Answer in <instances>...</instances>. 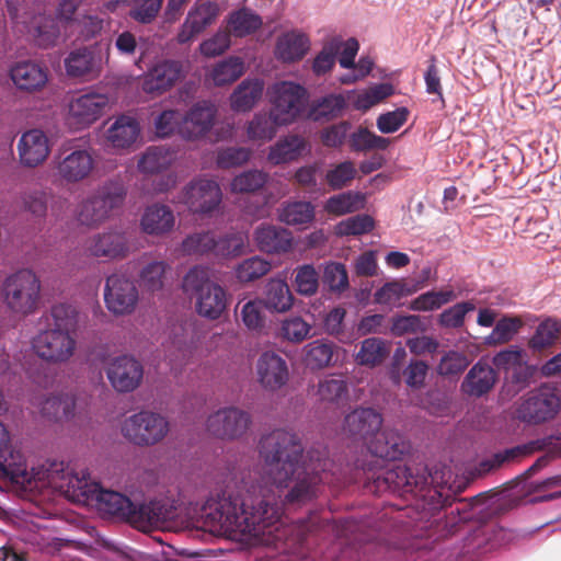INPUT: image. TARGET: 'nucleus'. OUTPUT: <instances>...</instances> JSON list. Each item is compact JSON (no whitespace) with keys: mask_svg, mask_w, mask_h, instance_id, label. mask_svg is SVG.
<instances>
[{"mask_svg":"<svg viewBox=\"0 0 561 561\" xmlns=\"http://www.w3.org/2000/svg\"><path fill=\"white\" fill-rule=\"evenodd\" d=\"M394 462L403 458H382ZM400 463H386L389 469L385 479L404 485L408 490L419 486L426 488L428 480L434 488H428L427 496L438 497L439 503L448 501L453 495L463 492L477 479L486 477L499 470L510 458H483L474 463L463 458H407Z\"/></svg>","mask_w":561,"mask_h":561,"instance_id":"1","label":"nucleus"},{"mask_svg":"<svg viewBox=\"0 0 561 561\" xmlns=\"http://www.w3.org/2000/svg\"><path fill=\"white\" fill-rule=\"evenodd\" d=\"M250 491L245 495H232L224 491L218 500L209 505L207 514L211 524L229 534L249 535L264 545H277L287 535L282 520V507L274 499Z\"/></svg>","mask_w":561,"mask_h":561,"instance_id":"2","label":"nucleus"},{"mask_svg":"<svg viewBox=\"0 0 561 561\" xmlns=\"http://www.w3.org/2000/svg\"><path fill=\"white\" fill-rule=\"evenodd\" d=\"M331 458H264L262 482L265 488L289 489L285 502L304 504L311 501L327 473L316 471L322 460ZM325 466V462L323 463Z\"/></svg>","mask_w":561,"mask_h":561,"instance_id":"3","label":"nucleus"},{"mask_svg":"<svg viewBox=\"0 0 561 561\" xmlns=\"http://www.w3.org/2000/svg\"><path fill=\"white\" fill-rule=\"evenodd\" d=\"M85 493L102 516L127 522L139 528L157 525L164 518L163 506L157 501L136 504L126 495L103 489L98 483Z\"/></svg>","mask_w":561,"mask_h":561,"instance_id":"4","label":"nucleus"},{"mask_svg":"<svg viewBox=\"0 0 561 561\" xmlns=\"http://www.w3.org/2000/svg\"><path fill=\"white\" fill-rule=\"evenodd\" d=\"M45 463L42 468L32 467L28 469L26 458H0V478L9 480L12 484L27 488L33 481L54 480L56 478L65 479L72 476L69 470V461L65 458H42ZM73 478L78 484L88 486L90 473L82 470L81 473H75Z\"/></svg>","mask_w":561,"mask_h":561,"instance_id":"5","label":"nucleus"},{"mask_svg":"<svg viewBox=\"0 0 561 561\" xmlns=\"http://www.w3.org/2000/svg\"><path fill=\"white\" fill-rule=\"evenodd\" d=\"M382 422V415L378 411L360 407L345 415L343 431L353 440L367 445L370 456H409L405 444L399 442L400 437L392 443L387 440L385 448H374L369 445L379 434Z\"/></svg>","mask_w":561,"mask_h":561,"instance_id":"6","label":"nucleus"},{"mask_svg":"<svg viewBox=\"0 0 561 561\" xmlns=\"http://www.w3.org/2000/svg\"><path fill=\"white\" fill-rule=\"evenodd\" d=\"M182 287L186 295L195 299L196 312L203 318L217 320L227 309V293L210 278L207 267L190 268L183 278Z\"/></svg>","mask_w":561,"mask_h":561,"instance_id":"7","label":"nucleus"},{"mask_svg":"<svg viewBox=\"0 0 561 561\" xmlns=\"http://www.w3.org/2000/svg\"><path fill=\"white\" fill-rule=\"evenodd\" d=\"M7 11L15 27L39 48H49L57 44L60 28L53 16L34 13L27 0H7Z\"/></svg>","mask_w":561,"mask_h":561,"instance_id":"8","label":"nucleus"},{"mask_svg":"<svg viewBox=\"0 0 561 561\" xmlns=\"http://www.w3.org/2000/svg\"><path fill=\"white\" fill-rule=\"evenodd\" d=\"M41 288L38 276L31 268H21L4 278L2 301L15 314H32L38 307Z\"/></svg>","mask_w":561,"mask_h":561,"instance_id":"9","label":"nucleus"},{"mask_svg":"<svg viewBox=\"0 0 561 561\" xmlns=\"http://www.w3.org/2000/svg\"><path fill=\"white\" fill-rule=\"evenodd\" d=\"M267 96L271 115L279 125H291L306 113L309 94L307 89L297 82H275L268 88Z\"/></svg>","mask_w":561,"mask_h":561,"instance_id":"10","label":"nucleus"},{"mask_svg":"<svg viewBox=\"0 0 561 561\" xmlns=\"http://www.w3.org/2000/svg\"><path fill=\"white\" fill-rule=\"evenodd\" d=\"M125 196L123 184L115 181L104 183L79 204L78 221L88 227L101 225L123 204Z\"/></svg>","mask_w":561,"mask_h":561,"instance_id":"11","label":"nucleus"},{"mask_svg":"<svg viewBox=\"0 0 561 561\" xmlns=\"http://www.w3.org/2000/svg\"><path fill=\"white\" fill-rule=\"evenodd\" d=\"M121 431L134 445L152 446L167 436L169 422L160 413L142 410L125 419Z\"/></svg>","mask_w":561,"mask_h":561,"instance_id":"12","label":"nucleus"},{"mask_svg":"<svg viewBox=\"0 0 561 561\" xmlns=\"http://www.w3.org/2000/svg\"><path fill=\"white\" fill-rule=\"evenodd\" d=\"M178 202L184 204L194 215L208 216L219 208L222 192L215 180L199 175L183 187Z\"/></svg>","mask_w":561,"mask_h":561,"instance_id":"13","label":"nucleus"},{"mask_svg":"<svg viewBox=\"0 0 561 561\" xmlns=\"http://www.w3.org/2000/svg\"><path fill=\"white\" fill-rule=\"evenodd\" d=\"M560 405V398L553 389L540 387L522 398L516 408V416L524 423L540 424L554 419Z\"/></svg>","mask_w":561,"mask_h":561,"instance_id":"14","label":"nucleus"},{"mask_svg":"<svg viewBox=\"0 0 561 561\" xmlns=\"http://www.w3.org/2000/svg\"><path fill=\"white\" fill-rule=\"evenodd\" d=\"M85 251L98 259H124L131 251V233L128 229L112 227L90 237L85 242Z\"/></svg>","mask_w":561,"mask_h":561,"instance_id":"15","label":"nucleus"},{"mask_svg":"<svg viewBox=\"0 0 561 561\" xmlns=\"http://www.w3.org/2000/svg\"><path fill=\"white\" fill-rule=\"evenodd\" d=\"M94 159L87 149H64L53 160L54 176L65 184H77L90 176Z\"/></svg>","mask_w":561,"mask_h":561,"instance_id":"16","label":"nucleus"},{"mask_svg":"<svg viewBox=\"0 0 561 561\" xmlns=\"http://www.w3.org/2000/svg\"><path fill=\"white\" fill-rule=\"evenodd\" d=\"M387 483L393 484L394 488L401 489L403 492L413 493L416 496L422 497L430 506L431 510H440L446 506L450 507L449 513L445 516L444 523H439L440 530L443 531L442 537H447L456 534L462 524L468 522L471 518V512L469 510V505L462 501L457 503L455 506L451 504V501L455 495H453L448 501L444 503H439L438 497L431 499L427 496L428 488H434L431 480H428V484L426 488L421 489L415 485L412 490H408L404 485H399L394 481H387Z\"/></svg>","mask_w":561,"mask_h":561,"instance_id":"17","label":"nucleus"},{"mask_svg":"<svg viewBox=\"0 0 561 561\" xmlns=\"http://www.w3.org/2000/svg\"><path fill=\"white\" fill-rule=\"evenodd\" d=\"M34 352L51 363L67 362L73 354L76 341L68 332L58 329L41 330L32 341Z\"/></svg>","mask_w":561,"mask_h":561,"instance_id":"18","label":"nucleus"},{"mask_svg":"<svg viewBox=\"0 0 561 561\" xmlns=\"http://www.w3.org/2000/svg\"><path fill=\"white\" fill-rule=\"evenodd\" d=\"M108 98L101 93H84L73 98L68 104L67 123L75 129L91 126L102 117L108 106Z\"/></svg>","mask_w":561,"mask_h":561,"instance_id":"19","label":"nucleus"},{"mask_svg":"<svg viewBox=\"0 0 561 561\" xmlns=\"http://www.w3.org/2000/svg\"><path fill=\"white\" fill-rule=\"evenodd\" d=\"M251 415L238 408H224L207 419V430L222 439H236L247 433L251 425Z\"/></svg>","mask_w":561,"mask_h":561,"instance_id":"20","label":"nucleus"},{"mask_svg":"<svg viewBox=\"0 0 561 561\" xmlns=\"http://www.w3.org/2000/svg\"><path fill=\"white\" fill-rule=\"evenodd\" d=\"M184 76L182 61L163 59L157 61L144 75L141 88L147 94L161 95L172 89Z\"/></svg>","mask_w":561,"mask_h":561,"instance_id":"21","label":"nucleus"},{"mask_svg":"<svg viewBox=\"0 0 561 561\" xmlns=\"http://www.w3.org/2000/svg\"><path fill=\"white\" fill-rule=\"evenodd\" d=\"M107 309L114 314L131 313L138 301V290L134 282L121 274L107 277L104 288Z\"/></svg>","mask_w":561,"mask_h":561,"instance_id":"22","label":"nucleus"},{"mask_svg":"<svg viewBox=\"0 0 561 561\" xmlns=\"http://www.w3.org/2000/svg\"><path fill=\"white\" fill-rule=\"evenodd\" d=\"M217 2L204 1L195 3L187 12L178 34L176 42L181 45L191 43L197 35L214 24L219 16Z\"/></svg>","mask_w":561,"mask_h":561,"instance_id":"23","label":"nucleus"},{"mask_svg":"<svg viewBox=\"0 0 561 561\" xmlns=\"http://www.w3.org/2000/svg\"><path fill=\"white\" fill-rule=\"evenodd\" d=\"M16 149L20 164L34 169L47 160L51 147L47 135L42 129L33 128L21 135Z\"/></svg>","mask_w":561,"mask_h":561,"instance_id":"24","label":"nucleus"},{"mask_svg":"<svg viewBox=\"0 0 561 561\" xmlns=\"http://www.w3.org/2000/svg\"><path fill=\"white\" fill-rule=\"evenodd\" d=\"M216 113V107L206 101L193 105L185 115H182L181 137L197 140L206 136L214 125Z\"/></svg>","mask_w":561,"mask_h":561,"instance_id":"25","label":"nucleus"},{"mask_svg":"<svg viewBox=\"0 0 561 561\" xmlns=\"http://www.w3.org/2000/svg\"><path fill=\"white\" fill-rule=\"evenodd\" d=\"M106 374L114 389L119 392H130L140 385L144 368L136 358L123 355L110 364Z\"/></svg>","mask_w":561,"mask_h":561,"instance_id":"26","label":"nucleus"},{"mask_svg":"<svg viewBox=\"0 0 561 561\" xmlns=\"http://www.w3.org/2000/svg\"><path fill=\"white\" fill-rule=\"evenodd\" d=\"M259 456H302L301 439L293 432L276 428L261 436Z\"/></svg>","mask_w":561,"mask_h":561,"instance_id":"27","label":"nucleus"},{"mask_svg":"<svg viewBox=\"0 0 561 561\" xmlns=\"http://www.w3.org/2000/svg\"><path fill=\"white\" fill-rule=\"evenodd\" d=\"M256 374L260 385L270 391L280 389L288 381L286 360L275 352H264L257 359Z\"/></svg>","mask_w":561,"mask_h":561,"instance_id":"28","label":"nucleus"},{"mask_svg":"<svg viewBox=\"0 0 561 561\" xmlns=\"http://www.w3.org/2000/svg\"><path fill=\"white\" fill-rule=\"evenodd\" d=\"M497 379L499 375L493 366L481 358L465 376L460 390L469 397L481 398L493 389Z\"/></svg>","mask_w":561,"mask_h":561,"instance_id":"29","label":"nucleus"},{"mask_svg":"<svg viewBox=\"0 0 561 561\" xmlns=\"http://www.w3.org/2000/svg\"><path fill=\"white\" fill-rule=\"evenodd\" d=\"M9 76L19 90L27 92L41 90L48 81L47 69L34 60H20L12 64Z\"/></svg>","mask_w":561,"mask_h":561,"instance_id":"30","label":"nucleus"},{"mask_svg":"<svg viewBox=\"0 0 561 561\" xmlns=\"http://www.w3.org/2000/svg\"><path fill=\"white\" fill-rule=\"evenodd\" d=\"M140 125L130 115H119L105 131L108 146L118 150L130 149L140 136Z\"/></svg>","mask_w":561,"mask_h":561,"instance_id":"31","label":"nucleus"},{"mask_svg":"<svg viewBox=\"0 0 561 561\" xmlns=\"http://www.w3.org/2000/svg\"><path fill=\"white\" fill-rule=\"evenodd\" d=\"M254 241L260 251L268 254H283L293 248L289 230L273 225H261L254 231Z\"/></svg>","mask_w":561,"mask_h":561,"instance_id":"32","label":"nucleus"},{"mask_svg":"<svg viewBox=\"0 0 561 561\" xmlns=\"http://www.w3.org/2000/svg\"><path fill=\"white\" fill-rule=\"evenodd\" d=\"M309 36L298 30L282 34L275 45V57L282 62L290 64L301 60L310 49Z\"/></svg>","mask_w":561,"mask_h":561,"instance_id":"33","label":"nucleus"},{"mask_svg":"<svg viewBox=\"0 0 561 561\" xmlns=\"http://www.w3.org/2000/svg\"><path fill=\"white\" fill-rule=\"evenodd\" d=\"M346 99L342 93H329L314 99L307 106V118L316 123H327L340 117L345 107Z\"/></svg>","mask_w":561,"mask_h":561,"instance_id":"34","label":"nucleus"},{"mask_svg":"<svg viewBox=\"0 0 561 561\" xmlns=\"http://www.w3.org/2000/svg\"><path fill=\"white\" fill-rule=\"evenodd\" d=\"M175 224V217L169 206L152 204L148 206L140 220L144 232L151 236H163L170 232Z\"/></svg>","mask_w":561,"mask_h":561,"instance_id":"35","label":"nucleus"},{"mask_svg":"<svg viewBox=\"0 0 561 561\" xmlns=\"http://www.w3.org/2000/svg\"><path fill=\"white\" fill-rule=\"evenodd\" d=\"M176 160V152L164 146H150L140 156L137 168L142 174H159L171 168Z\"/></svg>","mask_w":561,"mask_h":561,"instance_id":"36","label":"nucleus"},{"mask_svg":"<svg viewBox=\"0 0 561 561\" xmlns=\"http://www.w3.org/2000/svg\"><path fill=\"white\" fill-rule=\"evenodd\" d=\"M306 139L299 135H288L270 148L267 160L274 164H284L297 160L307 149Z\"/></svg>","mask_w":561,"mask_h":561,"instance_id":"37","label":"nucleus"},{"mask_svg":"<svg viewBox=\"0 0 561 561\" xmlns=\"http://www.w3.org/2000/svg\"><path fill=\"white\" fill-rule=\"evenodd\" d=\"M540 451L545 453V456H561V432L516 445L492 456H527Z\"/></svg>","mask_w":561,"mask_h":561,"instance_id":"38","label":"nucleus"},{"mask_svg":"<svg viewBox=\"0 0 561 561\" xmlns=\"http://www.w3.org/2000/svg\"><path fill=\"white\" fill-rule=\"evenodd\" d=\"M41 414L51 421L64 422L75 417L76 400L71 394H59L45 398L39 403Z\"/></svg>","mask_w":561,"mask_h":561,"instance_id":"39","label":"nucleus"},{"mask_svg":"<svg viewBox=\"0 0 561 561\" xmlns=\"http://www.w3.org/2000/svg\"><path fill=\"white\" fill-rule=\"evenodd\" d=\"M228 32L234 37H245L255 33L263 24L262 18L249 8L230 12L226 19Z\"/></svg>","mask_w":561,"mask_h":561,"instance_id":"40","label":"nucleus"},{"mask_svg":"<svg viewBox=\"0 0 561 561\" xmlns=\"http://www.w3.org/2000/svg\"><path fill=\"white\" fill-rule=\"evenodd\" d=\"M264 306L275 312H286L294 304V296L286 280L272 278L265 286Z\"/></svg>","mask_w":561,"mask_h":561,"instance_id":"41","label":"nucleus"},{"mask_svg":"<svg viewBox=\"0 0 561 561\" xmlns=\"http://www.w3.org/2000/svg\"><path fill=\"white\" fill-rule=\"evenodd\" d=\"M264 83L261 79L243 80L230 96L233 111L248 112L261 99Z\"/></svg>","mask_w":561,"mask_h":561,"instance_id":"42","label":"nucleus"},{"mask_svg":"<svg viewBox=\"0 0 561 561\" xmlns=\"http://www.w3.org/2000/svg\"><path fill=\"white\" fill-rule=\"evenodd\" d=\"M65 68L72 78L94 76L99 71L94 53L85 47L70 51L65 58Z\"/></svg>","mask_w":561,"mask_h":561,"instance_id":"43","label":"nucleus"},{"mask_svg":"<svg viewBox=\"0 0 561 561\" xmlns=\"http://www.w3.org/2000/svg\"><path fill=\"white\" fill-rule=\"evenodd\" d=\"M317 396L321 402L339 404L348 396V385L341 375H327L319 380Z\"/></svg>","mask_w":561,"mask_h":561,"instance_id":"44","label":"nucleus"},{"mask_svg":"<svg viewBox=\"0 0 561 561\" xmlns=\"http://www.w3.org/2000/svg\"><path fill=\"white\" fill-rule=\"evenodd\" d=\"M278 218L289 226L307 225L314 219V206L306 201L287 202L282 205Z\"/></svg>","mask_w":561,"mask_h":561,"instance_id":"45","label":"nucleus"},{"mask_svg":"<svg viewBox=\"0 0 561 561\" xmlns=\"http://www.w3.org/2000/svg\"><path fill=\"white\" fill-rule=\"evenodd\" d=\"M364 197L358 192H344L327 199L324 210L328 214L342 216L354 213L363 207Z\"/></svg>","mask_w":561,"mask_h":561,"instance_id":"46","label":"nucleus"},{"mask_svg":"<svg viewBox=\"0 0 561 561\" xmlns=\"http://www.w3.org/2000/svg\"><path fill=\"white\" fill-rule=\"evenodd\" d=\"M283 126L273 119L271 111L268 114L257 113L248 124L247 136L250 140L270 141L276 136L277 128Z\"/></svg>","mask_w":561,"mask_h":561,"instance_id":"47","label":"nucleus"},{"mask_svg":"<svg viewBox=\"0 0 561 561\" xmlns=\"http://www.w3.org/2000/svg\"><path fill=\"white\" fill-rule=\"evenodd\" d=\"M388 348L383 340L378 337L365 339L355 356L358 365L375 367L387 356Z\"/></svg>","mask_w":561,"mask_h":561,"instance_id":"48","label":"nucleus"},{"mask_svg":"<svg viewBox=\"0 0 561 561\" xmlns=\"http://www.w3.org/2000/svg\"><path fill=\"white\" fill-rule=\"evenodd\" d=\"M305 350L306 365L312 369H321L331 364L334 353V344L325 340H316L308 343Z\"/></svg>","mask_w":561,"mask_h":561,"instance_id":"49","label":"nucleus"},{"mask_svg":"<svg viewBox=\"0 0 561 561\" xmlns=\"http://www.w3.org/2000/svg\"><path fill=\"white\" fill-rule=\"evenodd\" d=\"M244 71V64L239 57H228L218 62L213 71L211 78L216 85L230 84L238 80Z\"/></svg>","mask_w":561,"mask_h":561,"instance_id":"50","label":"nucleus"},{"mask_svg":"<svg viewBox=\"0 0 561 561\" xmlns=\"http://www.w3.org/2000/svg\"><path fill=\"white\" fill-rule=\"evenodd\" d=\"M215 234L213 232H196L187 236L181 244V251L190 256L214 254Z\"/></svg>","mask_w":561,"mask_h":561,"instance_id":"51","label":"nucleus"},{"mask_svg":"<svg viewBox=\"0 0 561 561\" xmlns=\"http://www.w3.org/2000/svg\"><path fill=\"white\" fill-rule=\"evenodd\" d=\"M455 298L456 294L453 289L430 290L414 298L410 302L409 308L413 311H433L453 301Z\"/></svg>","mask_w":561,"mask_h":561,"instance_id":"52","label":"nucleus"},{"mask_svg":"<svg viewBox=\"0 0 561 561\" xmlns=\"http://www.w3.org/2000/svg\"><path fill=\"white\" fill-rule=\"evenodd\" d=\"M272 268L271 263L260 256L243 260L234 268L236 277L241 283H250L266 275Z\"/></svg>","mask_w":561,"mask_h":561,"instance_id":"53","label":"nucleus"},{"mask_svg":"<svg viewBox=\"0 0 561 561\" xmlns=\"http://www.w3.org/2000/svg\"><path fill=\"white\" fill-rule=\"evenodd\" d=\"M50 318L53 323H49L48 318H46V321L51 329L62 330L68 332V334H71L77 329L78 312L71 305H55L50 310Z\"/></svg>","mask_w":561,"mask_h":561,"instance_id":"54","label":"nucleus"},{"mask_svg":"<svg viewBox=\"0 0 561 561\" xmlns=\"http://www.w3.org/2000/svg\"><path fill=\"white\" fill-rule=\"evenodd\" d=\"M557 319L547 318L537 327L534 335L529 340V347L533 351L540 352L552 346L558 340Z\"/></svg>","mask_w":561,"mask_h":561,"instance_id":"55","label":"nucleus"},{"mask_svg":"<svg viewBox=\"0 0 561 561\" xmlns=\"http://www.w3.org/2000/svg\"><path fill=\"white\" fill-rule=\"evenodd\" d=\"M341 47L342 42L339 38H332L322 47L312 62V71L316 76L320 77L332 70Z\"/></svg>","mask_w":561,"mask_h":561,"instance_id":"56","label":"nucleus"},{"mask_svg":"<svg viewBox=\"0 0 561 561\" xmlns=\"http://www.w3.org/2000/svg\"><path fill=\"white\" fill-rule=\"evenodd\" d=\"M294 285L298 294L313 296L319 288V273L312 264H304L295 268Z\"/></svg>","mask_w":561,"mask_h":561,"instance_id":"57","label":"nucleus"},{"mask_svg":"<svg viewBox=\"0 0 561 561\" xmlns=\"http://www.w3.org/2000/svg\"><path fill=\"white\" fill-rule=\"evenodd\" d=\"M356 172L355 164L352 161H343L327 171L325 182L331 190L339 191L351 184L356 176Z\"/></svg>","mask_w":561,"mask_h":561,"instance_id":"58","label":"nucleus"},{"mask_svg":"<svg viewBox=\"0 0 561 561\" xmlns=\"http://www.w3.org/2000/svg\"><path fill=\"white\" fill-rule=\"evenodd\" d=\"M389 142L388 138L378 136L367 128H359L350 137V146L354 151L385 150Z\"/></svg>","mask_w":561,"mask_h":561,"instance_id":"59","label":"nucleus"},{"mask_svg":"<svg viewBox=\"0 0 561 561\" xmlns=\"http://www.w3.org/2000/svg\"><path fill=\"white\" fill-rule=\"evenodd\" d=\"M323 284L335 293H342L348 288V275L345 265L339 262H330L324 266Z\"/></svg>","mask_w":561,"mask_h":561,"instance_id":"60","label":"nucleus"},{"mask_svg":"<svg viewBox=\"0 0 561 561\" xmlns=\"http://www.w3.org/2000/svg\"><path fill=\"white\" fill-rule=\"evenodd\" d=\"M267 181V174L259 170H249L237 175L231 182L233 193H252L261 187Z\"/></svg>","mask_w":561,"mask_h":561,"instance_id":"61","label":"nucleus"},{"mask_svg":"<svg viewBox=\"0 0 561 561\" xmlns=\"http://www.w3.org/2000/svg\"><path fill=\"white\" fill-rule=\"evenodd\" d=\"M470 364L468 356L461 352L449 351L439 360L437 373L440 376L453 377L460 375Z\"/></svg>","mask_w":561,"mask_h":561,"instance_id":"62","label":"nucleus"},{"mask_svg":"<svg viewBox=\"0 0 561 561\" xmlns=\"http://www.w3.org/2000/svg\"><path fill=\"white\" fill-rule=\"evenodd\" d=\"M231 45V35L227 30H218L213 36L199 44V51L203 56L211 58L226 53Z\"/></svg>","mask_w":561,"mask_h":561,"instance_id":"63","label":"nucleus"},{"mask_svg":"<svg viewBox=\"0 0 561 561\" xmlns=\"http://www.w3.org/2000/svg\"><path fill=\"white\" fill-rule=\"evenodd\" d=\"M311 331V325L300 317L287 318L282 322L280 336L293 343L306 340Z\"/></svg>","mask_w":561,"mask_h":561,"instance_id":"64","label":"nucleus"}]
</instances>
